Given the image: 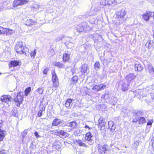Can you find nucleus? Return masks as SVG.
<instances>
[{"instance_id":"61","label":"nucleus","mask_w":154,"mask_h":154,"mask_svg":"<svg viewBox=\"0 0 154 154\" xmlns=\"http://www.w3.org/2000/svg\"><path fill=\"white\" fill-rule=\"evenodd\" d=\"M152 32L153 33V37L154 38V30H153Z\"/></svg>"},{"instance_id":"11","label":"nucleus","mask_w":154,"mask_h":154,"mask_svg":"<svg viewBox=\"0 0 154 154\" xmlns=\"http://www.w3.org/2000/svg\"><path fill=\"white\" fill-rule=\"evenodd\" d=\"M144 92H145V91H142L139 89L136 90L134 92V93L136 96L137 97V98H139L138 96L139 95L140 96V97H141V96L143 97L146 95V94H144V95L143 94Z\"/></svg>"},{"instance_id":"15","label":"nucleus","mask_w":154,"mask_h":154,"mask_svg":"<svg viewBox=\"0 0 154 154\" xmlns=\"http://www.w3.org/2000/svg\"><path fill=\"white\" fill-rule=\"evenodd\" d=\"M5 29L4 31V34H6V35H10L15 32V31H17L16 30H14V29H8L5 28Z\"/></svg>"},{"instance_id":"2","label":"nucleus","mask_w":154,"mask_h":154,"mask_svg":"<svg viewBox=\"0 0 154 154\" xmlns=\"http://www.w3.org/2000/svg\"><path fill=\"white\" fill-rule=\"evenodd\" d=\"M126 14L125 9H122L116 13V18L119 21V23H122L125 20V16Z\"/></svg>"},{"instance_id":"6","label":"nucleus","mask_w":154,"mask_h":154,"mask_svg":"<svg viewBox=\"0 0 154 154\" xmlns=\"http://www.w3.org/2000/svg\"><path fill=\"white\" fill-rule=\"evenodd\" d=\"M143 19L146 21H148L150 18L152 16L153 17V14L152 12L149 11H146L142 15Z\"/></svg>"},{"instance_id":"51","label":"nucleus","mask_w":154,"mask_h":154,"mask_svg":"<svg viewBox=\"0 0 154 154\" xmlns=\"http://www.w3.org/2000/svg\"><path fill=\"white\" fill-rule=\"evenodd\" d=\"M34 135L36 137V138H37L40 137V136L38 134V133L37 131H35V132Z\"/></svg>"},{"instance_id":"44","label":"nucleus","mask_w":154,"mask_h":154,"mask_svg":"<svg viewBox=\"0 0 154 154\" xmlns=\"http://www.w3.org/2000/svg\"><path fill=\"white\" fill-rule=\"evenodd\" d=\"M5 29V28L0 26V35L3 34H4V31Z\"/></svg>"},{"instance_id":"48","label":"nucleus","mask_w":154,"mask_h":154,"mask_svg":"<svg viewBox=\"0 0 154 154\" xmlns=\"http://www.w3.org/2000/svg\"><path fill=\"white\" fill-rule=\"evenodd\" d=\"M100 37V36L98 35L97 34H96L94 35L93 36V38H99Z\"/></svg>"},{"instance_id":"12","label":"nucleus","mask_w":154,"mask_h":154,"mask_svg":"<svg viewBox=\"0 0 154 154\" xmlns=\"http://www.w3.org/2000/svg\"><path fill=\"white\" fill-rule=\"evenodd\" d=\"M70 53L68 51L66 52L63 55V60L64 62H67L70 59Z\"/></svg>"},{"instance_id":"43","label":"nucleus","mask_w":154,"mask_h":154,"mask_svg":"<svg viewBox=\"0 0 154 154\" xmlns=\"http://www.w3.org/2000/svg\"><path fill=\"white\" fill-rule=\"evenodd\" d=\"M147 103L149 104H150L151 106H152L153 108H154V100H151L150 101H149Z\"/></svg>"},{"instance_id":"24","label":"nucleus","mask_w":154,"mask_h":154,"mask_svg":"<svg viewBox=\"0 0 154 154\" xmlns=\"http://www.w3.org/2000/svg\"><path fill=\"white\" fill-rule=\"evenodd\" d=\"M61 122L62 121L60 119H54L52 125L53 126H57L60 124Z\"/></svg>"},{"instance_id":"18","label":"nucleus","mask_w":154,"mask_h":154,"mask_svg":"<svg viewBox=\"0 0 154 154\" xmlns=\"http://www.w3.org/2000/svg\"><path fill=\"white\" fill-rule=\"evenodd\" d=\"M88 69V66L86 64H84L82 66L81 72L82 74L87 72Z\"/></svg>"},{"instance_id":"36","label":"nucleus","mask_w":154,"mask_h":154,"mask_svg":"<svg viewBox=\"0 0 154 154\" xmlns=\"http://www.w3.org/2000/svg\"><path fill=\"white\" fill-rule=\"evenodd\" d=\"M31 90V88L30 87H28L26 89L25 91V95L26 96L30 92Z\"/></svg>"},{"instance_id":"5","label":"nucleus","mask_w":154,"mask_h":154,"mask_svg":"<svg viewBox=\"0 0 154 154\" xmlns=\"http://www.w3.org/2000/svg\"><path fill=\"white\" fill-rule=\"evenodd\" d=\"M29 0H14L13 2V6L17 7L18 6L22 5L28 2Z\"/></svg>"},{"instance_id":"45","label":"nucleus","mask_w":154,"mask_h":154,"mask_svg":"<svg viewBox=\"0 0 154 154\" xmlns=\"http://www.w3.org/2000/svg\"><path fill=\"white\" fill-rule=\"evenodd\" d=\"M17 109L16 108H14L12 109V112L13 114L15 116L16 114L17 113Z\"/></svg>"},{"instance_id":"35","label":"nucleus","mask_w":154,"mask_h":154,"mask_svg":"<svg viewBox=\"0 0 154 154\" xmlns=\"http://www.w3.org/2000/svg\"><path fill=\"white\" fill-rule=\"evenodd\" d=\"M45 110V107H43L42 109L38 112V117H40L43 114V112H44Z\"/></svg>"},{"instance_id":"56","label":"nucleus","mask_w":154,"mask_h":154,"mask_svg":"<svg viewBox=\"0 0 154 154\" xmlns=\"http://www.w3.org/2000/svg\"><path fill=\"white\" fill-rule=\"evenodd\" d=\"M85 128H88V129H91V128H90V127H89L88 125H85Z\"/></svg>"},{"instance_id":"38","label":"nucleus","mask_w":154,"mask_h":154,"mask_svg":"<svg viewBox=\"0 0 154 154\" xmlns=\"http://www.w3.org/2000/svg\"><path fill=\"white\" fill-rule=\"evenodd\" d=\"M36 53V49H34V51L31 53L30 55L32 57H33V58H34L35 55Z\"/></svg>"},{"instance_id":"9","label":"nucleus","mask_w":154,"mask_h":154,"mask_svg":"<svg viewBox=\"0 0 154 154\" xmlns=\"http://www.w3.org/2000/svg\"><path fill=\"white\" fill-rule=\"evenodd\" d=\"M146 70L151 74L154 73V68L150 63H149L147 65Z\"/></svg>"},{"instance_id":"22","label":"nucleus","mask_w":154,"mask_h":154,"mask_svg":"<svg viewBox=\"0 0 154 154\" xmlns=\"http://www.w3.org/2000/svg\"><path fill=\"white\" fill-rule=\"evenodd\" d=\"M57 133L58 135L63 138L67 136L68 134L66 132L62 130L59 131V132H57Z\"/></svg>"},{"instance_id":"34","label":"nucleus","mask_w":154,"mask_h":154,"mask_svg":"<svg viewBox=\"0 0 154 154\" xmlns=\"http://www.w3.org/2000/svg\"><path fill=\"white\" fill-rule=\"evenodd\" d=\"M108 4L110 5H115L117 4L115 0H108Z\"/></svg>"},{"instance_id":"3","label":"nucleus","mask_w":154,"mask_h":154,"mask_svg":"<svg viewBox=\"0 0 154 154\" xmlns=\"http://www.w3.org/2000/svg\"><path fill=\"white\" fill-rule=\"evenodd\" d=\"M1 100L2 102L5 103L4 105L7 108V109H8V107L11 104V97L10 96L7 95L2 96L1 97Z\"/></svg>"},{"instance_id":"30","label":"nucleus","mask_w":154,"mask_h":154,"mask_svg":"<svg viewBox=\"0 0 154 154\" xmlns=\"http://www.w3.org/2000/svg\"><path fill=\"white\" fill-rule=\"evenodd\" d=\"M54 65L60 68H63L64 67V65L62 63L59 62H55L54 64Z\"/></svg>"},{"instance_id":"57","label":"nucleus","mask_w":154,"mask_h":154,"mask_svg":"<svg viewBox=\"0 0 154 154\" xmlns=\"http://www.w3.org/2000/svg\"><path fill=\"white\" fill-rule=\"evenodd\" d=\"M152 145L153 149H154V139L152 140Z\"/></svg>"},{"instance_id":"29","label":"nucleus","mask_w":154,"mask_h":154,"mask_svg":"<svg viewBox=\"0 0 154 154\" xmlns=\"http://www.w3.org/2000/svg\"><path fill=\"white\" fill-rule=\"evenodd\" d=\"M76 29L78 32H82L84 30V27L82 25H79L76 27Z\"/></svg>"},{"instance_id":"49","label":"nucleus","mask_w":154,"mask_h":154,"mask_svg":"<svg viewBox=\"0 0 154 154\" xmlns=\"http://www.w3.org/2000/svg\"><path fill=\"white\" fill-rule=\"evenodd\" d=\"M139 144V142L138 141H135L134 143V146L135 147H137Z\"/></svg>"},{"instance_id":"62","label":"nucleus","mask_w":154,"mask_h":154,"mask_svg":"<svg viewBox=\"0 0 154 154\" xmlns=\"http://www.w3.org/2000/svg\"><path fill=\"white\" fill-rule=\"evenodd\" d=\"M153 19H154V13H153Z\"/></svg>"},{"instance_id":"4","label":"nucleus","mask_w":154,"mask_h":154,"mask_svg":"<svg viewBox=\"0 0 154 154\" xmlns=\"http://www.w3.org/2000/svg\"><path fill=\"white\" fill-rule=\"evenodd\" d=\"M52 75L53 86L55 87H57L59 85L58 80L55 71H53L52 72Z\"/></svg>"},{"instance_id":"46","label":"nucleus","mask_w":154,"mask_h":154,"mask_svg":"<svg viewBox=\"0 0 154 154\" xmlns=\"http://www.w3.org/2000/svg\"><path fill=\"white\" fill-rule=\"evenodd\" d=\"M101 148H102V151H100V149L99 150V152H103L104 153H105V152H106V147L104 146H103V147H102Z\"/></svg>"},{"instance_id":"23","label":"nucleus","mask_w":154,"mask_h":154,"mask_svg":"<svg viewBox=\"0 0 154 154\" xmlns=\"http://www.w3.org/2000/svg\"><path fill=\"white\" fill-rule=\"evenodd\" d=\"M76 143L79 145V146H83L86 148H87L88 146L85 143H83L82 140H76Z\"/></svg>"},{"instance_id":"26","label":"nucleus","mask_w":154,"mask_h":154,"mask_svg":"<svg viewBox=\"0 0 154 154\" xmlns=\"http://www.w3.org/2000/svg\"><path fill=\"white\" fill-rule=\"evenodd\" d=\"M109 128L111 129V131H114L115 129V126L113 125V122L112 121H109L108 123Z\"/></svg>"},{"instance_id":"60","label":"nucleus","mask_w":154,"mask_h":154,"mask_svg":"<svg viewBox=\"0 0 154 154\" xmlns=\"http://www.w3.org/2000/svg\"><path fill=\"white\" fill-rule=\"evenodd\" d=\"M137 113H134V116H137Z\"/></svg>"},{"instance_id":"50","label":"nucleus","mask_w":154,"mask_h":154,"mask_svg":"<svg viewBox=\"0 0 154 154\" xmlns=\"http://www.w3.org/2000/svg\"><path fill=\"white\" fill-rule=\"evenodd\" d=\"M48 71V69L46 68L44 70V71H43V73L44 74L46 75L47 74Z\"/></svg>"},{"instance_id":"42","label":"nucleus","mask_w":154,"mask_h":154,"mask_svg":"<svg viewBox=\"0 0 154 154\" xmlns=\"http://www.w3.org/2000/svg\"><path fill=\"white\" fill-rule=\"evenodd\" d=\"M14 30H17V31H15L16 33H17L18 31L20 30V28L17 25H14Z\"/></svg>"},{"instance_id":"14","label":"nucleus","mask_w":154,"mask_h":154,"mask_svg":"<svg viewBox=\"0 0 154 154\" xmlns=\"http://www.w3.org/2000/svg\"><path fill=\"white\" fill-rule=\"evenodd\" d=\"M4 109V107L0 109V116L3 118H5L8 116V113Z\"/></svg>"},{"instance_id":"21","label":"nucleus","mask_w":154,"mask_h":154,"mask_svg":"<svg viewBox=\"0 0 154 154\" xmlns=\"http://www.w3.org/2000/svg\"><path fill=\"white\" fill-rule=\"evenodd\" d=\"M129 83L127 82V83L125 82L123 83L122 84V90L123 91H125L128 89L129 86Z\"/></svg>"},{"instance_id":"47","label":"nucleus","mask_w":154,"mask_h":154,"mask_svg":"<svg viewBox=\"0 0 154 154\" xmlns=\"http://www.w3.org/2000/svg\"><path fill=\"white\" fill-rule=\"evenodd\" d=\"M146 44H148L149 46H153L152 44H153V42L151 41H148L146 43Z\"/></svg>"},{"instance_id":"28","label":"nucleus","mask_w":154,"mask_h":154,"mask_svg":"<svg viewBox=\"0 0 154 154\" xmlns=\"http://www.w3.org/2000/svg\"><path fill=\"white\" fill-rule=\"evenodd\" d=\"M5 131L0 130V142L3 139L4 137Z\"/></svg>"},{"instance_id":"20","label":"nucleus","mask_w":154,"mask_h":154,"mask_svg":"<svg viewBox=\"0 0 154 154\" xmlns=\"http://www.w3.org/2000/svg\"><path fill=\"white\" fill-rule=\"evenodd\" d=\"M93 137V135L90 132L87 133L85 134V140L88 141H91L92 140V137Z\"/></svg>"},{"instance_id":"19","label":"nucleus","mask_w":154,"mask_h":154,"mask_svg":"<svg viewBox=\"0 0 154 154\" xmlns=\"http://www.w3.org/2000/svg\"><path fill=\"white\" fill-rule=\"evenodd\" d=\"M19 62L17 60L11 61L9 64V67H11L12 66L15 67L19 65Z\"/></svg>"},{"instance_id":"40","label":"nucleus","mask_w":154,"mask_h":154,"mask_svg":"<svg viewBox=\"0 0 154 154\" xmlns=\"http://www.w3.org/2000/svg\"><path fill=\"white\" fill-rule=\"evenodd\" d=\"M100 64L99 62H96L95 64H94V67L95 69H96V68L97 69H99L100 68Z\"/></svg>"},{"instance_id":"64","label":"nucleus","mask_w":154,"mask_h":154,"mask_svg":"<svg viewBox=\"0 0 154 154\" xmlns=\"http://www.w3.org/2000/svg\"><path fill=\"white\" fill-rule=\"evenodd\" d=\"M1 10V9L0 8V11Z\"/></svg>"},{"instance_id":"17","label":"nucleus","mask_w":154,"mask_h":154,"mask_svg":"<svg viewBox=\"0 0 154 154\" xmlns=\"http://www.w3.org/2000/svg\"><path fill=\"white\" fill-rule=\"evenodd\" d=\"M134 67L135 70L138 71H141L143 69L142 66L138 63H135Z\"/></svg>"},{"instance_id":"16","label":"nucleus","mask_w":154,"mask_h":154,"mask_svg":"<svg viewBox=\"0 0 154 154\" xmlns=\"http://www.w3.org/2000/svg\"><path fill=\"white\" fill-rule=\"evenodd\" d=\"M21 135L22 142H24L25 140L28 137L27 134V130H25L23 131L22 132L21 134Z\"/></svg>"},{"instance_id":"59","label":"nucleus","mask_w":154,"mask_h":154,"mask_svg":"<svg viewBox=\"0 0 154 154\" xmlns=\"http://www.w3.org/2000/svg\"><path fill=\"white\" fill-rule=\"evenodd\" d=\"M2 120H1L0 121V130H1V127L2 125Z\"/></svg>"},{"instance_id":"1","label":"nucleus","mask_w":154,"mask_h":154,"mask_svg":"<svg viewBox=\"0 0 154 154\" xmlns=\"http://www.w3.org/2000/svg\"><path fill=\"white\" fill-rule=\"evenodd\" d=\"M15 50L16 52L19 54H26V52L27 51L28 49L26 47L23 45V42L21 41L18 42L16 44L15 46Z\"/></svg>"},{"instance_id":"7","label":"nucleus","mask_w":154,"mask_h":154,"mask_svg":"<svg viewBox=\"0 0 154 154\" xmlns=\"http://www.w3.org/2000/svg\"><path fill=\"white\" fill-rule=\"evenodd\" d=\"M106 87L105 85L103 84L96 85L92 88V89L96 91H98L101 90H103Z\"/></svg>"},{"instance_id":"8","label":"nucleus","mask_w":154,"mask_h":154,"mask_svg":"<svg viewBox=\"0 0 154 154\" xmlns=\"http://www.w3.org/2000/svg\"><path fill=\"white\" fill-rule=\"evenodd\" d=\"M23 98V92H19L17 93L15 101L16 102L21 103Z\"/></svg>"},{"instance_id":"39","label":"nucleus","mask_w":154,"mask_h":154,"mask_svg":"<svg viewBox=\"0 0 154 154\" xmlns=\"http://www.w3.org/2000/svg\"><path fill=\"white\" fill-rule=\"evenodd\" d=\"M33 8L36 10H38L39 8V5L35 3L33 5Z\"/></svg>"},{"instance_id":"54","label":"nucleus","mask_w":154,"mask_h":154,"mask_svg":"<svg viewBox=\"0 0 154 154\" xmlns=\"http://www.w3.org/2000/svg\"><path fill=\"white\" fill-rule=\"evenodd\" d=\"M151 100H154V94H151Z\"/></svg>"},{"instance_id":"25","label":"nucleus","mask_w":154,"mask_h":154,"mask_svg":"<svg viewBox=\"0 0 154 154\" xmlns=\"http://www.w3.org/2000/svg\"><path fill=\"white\" fill-rule=\"evenodd\" d=\"M26 25L28 26H30L35 24L36 23L35 21L32 20H27L26 22Z\"/></svg>"},{"instance_id":"27","label":"nucleus","mask_w":154,"mask_h":154,"mask_svg":"<svg viewBox=\"0 0 154 154\" xmlns=\"http://www.w3.org/2000/svg\"><path fill=\"white\" fill-rule=\"evenodd\" d=\"M72 100L69 99L66 101L65 103V105L66 107H69L70 104L72 103Z\"/></svg>"},{"instance_id":"32","label":"nucleus","mask_w":154,"mask_h":154,"mask_svg":"<svg viewBox=\"0 0 154 154\" xmlns=\"http://www.w3.org/2000/svg\"><path fill=\"white\" fill-rule=\"evenodd\" d=\"M139 123L140 124H142L146 122V119L143 117H140L139 119Z\"/></svg>"},{"instance_id":"31","label":"nucleus","mask_w":154,"mask_h":154,"mask_svg":"<svg viewBox=\"0 0 154 154\" xmlns=\"http://www.w3.org/2000/svg\"><path fill=\"white\" fill-rule=\"evenodd\" d=\"M78 79V77L76 75L74 76L72 79L71 81L72 83V84H75L76 83Z\"/></svg>"},{"instance_id":"37","label":"nucleus","mask_w":154,"mask_h":154,"mask_svg":"<svg viewBox=\"0 0 154 154\" xmlns=\"http://www.w3.org/2000/svg\"><path fill=\"white\" fill-rule=\"evenodd\" d=\"M36 91H37L39 94H42L44 91V89L42 88H39Z\"/></svg>"},{"instance_id":"10","label":"nucleus","mask_w":154,"mask_h":154,"mask_svg":"<svg viewBox=\"0 0 154 154\" xmlns=\"http://www.w3.org/2000/svg\"><path fill=\"white\" fill-rule=\"evenodd\" d=\"M103 119L102 117H100L98 120L97 125H98L100 128H102L104 127L105 123L103 120Z\"/></svg>"},{"instance_id":"58","label":"nucleus","mask_w":154,"mask_h":154,"mask_svg":"<svg viewBox=\"0 0 154 154\" xmlns=\"http://www.w3.org/2000/svg\"><path fill=\"white\" fill-rule=\"evenodd\" d=\"M17 102V104H16L17 106L18 107L20 106V104L21 103H19V102Z\"/></svg>"},{"instance_id":"53","label":"nucleus","mask_w":154,"mask_h":154,"mask_svg":"<svg viewBox=\"0 0 154 154\" xmlns=\"http://www.w3.org/2000/svg\"><path fill=\"white\" fill-rule=\"evenodd\" d=\"M91 15V14L90 13H87L85 15V17L88 18L89 16Z\"/></svg>"},{"instance_id":"13","label":"nucleus","mask_w":154,"mask_h":154,"mask_svg":"<svg viewBox=\"0 0 154 154\" xmlns=\"http://www.w3.org/2000/svg\"><path fill=\"white\" fill-rule=\"evenodd\" d=\"M135 75L133 74L130 73L126 77V79L128 82L130 83V82H131V80L134 79L135 78Z\"/></svg>"},{"instance_id":"33","label":"nucleus","mask_w":154,"mask_h":154,"mask_svg":"<svg viewBox=\"0 0 154 154\" xmlns=\"http://www.w3.org/2000/svg\"><path fill=\"white\" fill-rule=\"evenodd\" d=\"M68 125L72 128H74L77 126V124L75 122L73 121L70 122Z\"/></svg>"},{"instance_id":"41","label":"nucleus","mask_w":154,"mask_h":154,"mask_svg":"<svg viewBox=\"0 0 154 154\" xmlns=\"http://www.w3.org/2000/svg\"><path fill=\"white\" fill-rule=\"evenodd\" d=\"M153 122V120L152 119H149L148 121V122L147 123V125H151L152 123Z\"/></svg>"},{"instance_id":"52","label":"nucleus","mask_w":154,"mask_h":154,"mask_svg":"<svg viewBox=\"0 0 154 154\" xmlns=\"http://www.w3.org/2000/svg\"><path fill=\"white\" fill-rule=\"evenodd\" d=\"M55 147L56 149H58L61 148V146H60V145H58L55 146Z\"/></svg>"},{"instance_id":"63","label":"nucleus","mask_w":154,"mask_h":154,"mask_svg":"<svg viewBox=\"0 0 154 154\" xmlns=\"http://www.w3.org/2000/svg\"><path fill=\"white\" fill-rule=\"evenodd\" d=\"M63 38H66V37H65V36H63Z\"/></svg>"},{"instance_id":"55","label":"nucleus","mask_w":154,"mask_h":154,"mask_svg":"<svg viewBox=\"0 0 154 154\" xmlns=\"http://www.w3.org/2000/svg\"><path fill=\"white\" fill-rule=\"evenodd\" d=\"M138 119L137 118H135L133 120V122H137L138 121Z\"/></svg>"}]
</instances>
